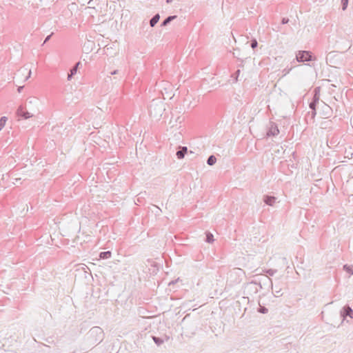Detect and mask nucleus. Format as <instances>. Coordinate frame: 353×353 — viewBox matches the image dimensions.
<instances>
[{
	"label": "nucleus",
	"instance_id": "nucleus-29",
	"mask_svg": "<svg viewBox=\"0 0 353 353\" xmlns=\"http://www.w3.org/2000/svg\"><path fill=\"white\" fill-rule=\"evenodd\" d=\"M292 70V68H289V69H284L283 70V72L284 73V75H285L286 74H288L290 72V71Z\"/></svg>",
	"mask_w": 353,
	"mask_h": 353
},
{
	"label": "nucleus",
	"instance_id": "nucleus-7",
	"mask_svg": "<svg viewBox=\"0 0 353 353\" xmlns=\"http://www.w3.org/2000/svg\"><path fill=\"white\" fill-rule=\"evenodd\" d=\"M183 121V118L181 116H178L176 118H174L173 115L171 117L169 124L170 125V128H176L179 123H181Z\"/></svg>",
	"mask_w": 353,
	"mask_h": 353
},
{
	"label": "nucleus",
	"instance_id": "nucleus-41",
	"mask_svg": "<svg viewBox=\"0 0 353 353\" xmlns=\"http://www.w3.org/2000/svg\"><path fill=\"white\" fill-rule=\"evenodd\" d=\"M171 1H172V0H167V2H168V3H170V2H171Z\"/></svg>",
	"mask_w": 353,
	"mask_h": 353
},
{
	"label": "nucleus",
	"instance_id": "nucleus-16",
	"mask_svg": "<svg viewBox=\"0 0 353 353\" xmlns=\"http://www.w3.org/2000/svg\"><path fill=\"white\" fill-rule=\"evenodd\" d=\"M111 256L112 253L110 251L102 252L99 254V257L103 259H109Z\"/></svg>",
	"mask_w": 353,
	"mask_h": 353
},
{
	"label": "nucleus",
	"instance_id": "nucleus-23",
	"mask_svg": "<svg viewBox=\"0 0 353 353\" xmlns=\"http://www.w3.org/2000/svg\"><path fill=\"white\" fill-rule=\"evenodd\" d=\"M342 3V9L345 10L348 4V0H341Z\"/></svg>",
	"mask_w": 353,
	"mask_h": 353
},
{
	"label": "nucleus",
	"instance_id": "nucleus-32",
	"mask_svg": "<svg viewBox=\"0 0 353 353\" xmlns=\"http://www.w3.org/2000/svg\"><path fill=\"white\" fill-rule=\"evenodd\" d=\"M240 74V70H238L236 72V80L237 81L238 80V77Z\"/></svg>",
	"mask_w": 353,
	"mask_h": 353
},
{
	"label": "nucleus",
	"instance_id": "nucleus-37",
	"mask_svg": "<svg viewBox=\"0 0 353 353\" xmlns=\"http://www.w3.org/2000/svg\"><path fill=\"white\" fill-rule=\"evenodd\" d=\"M33 100H34V99H33L32 100H30V101H28V103H33Z\"/></svg>",
	"mask_w": 353,
	"mask_h": 353
},
{
	"label": "nucleus",
	"instance_id": "nucleus-26",
	"mask_svg": "<svg viewBox=\"0 0 353 353\" xmlns=\"http://www.w3.org/2000/svg\"><path fill=\"white\" fill-rule=\"evenodd\" d=\"M234 272L236 274L238 275H240L241 274H244V272L243 270L240 269V268H237V269H235L234 270Z\"/></svg>",
	"mask_w": 353,
	"mask_h": 353
},
{
	"label": "nucleus",
	"instance_id": "nucleus-20",
	"mask_svg": "<svg viewBox=\"0 0 353 353\" xmlns=\"http://www.w3.org/2000/svg\"><path fill=\"white\" fill-rule=\"evenodd\" d=\"M152 339L157 345H161L163 343V339L157 336H152Z\"/></svg>",
	"mask_w": 353,
	"mask_h": 353
},
{
	"label": "nucleus",
	"instance_id": "nucleus-30",
	"mask_svg": "<svg viewBox=\"0 0 353 353\" xmlns=\"http://www.w3.org/2000/svg\"><path fill=\"white\" fill-rule=\"evenodd\" d=\"M288 21H289V19L288 18H283V19H282V23L283 24L288 23Z\"/></svg>",
	"mask_w": 353,
	"mask_h": 353
},
{
	"label": "nucleus",
	"instance_id": "nucleus-22",
	"mask_svg": "<svg viewBox=\"0 0 353 353\" xmlns=\"http://www.w3.org/2000/svg\"><path fill=\"white\" fill-rule=\"evenodd\" d=\"M90 332L91 333H100V334H102L103 333V331L99 327H93L91 330H90Z\"/></svg>",
	"mask_w": 353,
	"mask_h": 353
},
{
	"label": "nucleus",
	"instance_id": "nucleus-2",
	"mask_svg": "<svg viewBox=\"0 0 353 353\" xmlns=\"http://www.w3.org/2000/svg\"><path fill=\"white\" fill-rule=\"evenodd\" d=\"M344 39H345V35L343 30L338 28L328 37V43L332 47H334Z\"/></svg>",
	"mask_w": 353,
	"mask_h": 353
},
{
	"label": "nucleus",
	"instance_id": "nucleus-12",
	"mask_svg": "<svg viewBox=\"0 0 353 353\" xmlns=\"http://www.w3.org/2000/svg\"><path fill=\"white\" fill-rule=\"evenodd\" d=\"M319 97L316 94H315L314 96L313 101L310 103V105H309L310 108L311 110H315L316 104L319 103Z\"/></svg>",
	"mask_w": 353,
	"mask_h": 353
},
{
	"label": "nucleus",
	"instance_id": "nucleus-11",
	"mask_svg": "<svg viewBox=\"0 0 353 353\" xmlns=\"http://www.w3.org/2000/svg\"><path fill=\"white\" fill-rule=\"evenodd\" d=\"M279 133V130L277 126L272 125L268 132V135L275 136V135H277Z\"/></svg>",
	"mask_w": 353,
	"mask_h": 353
},
{
	"label": "nucleus",
	"instance_id": "nucleus-25",
	"mask_svg": "<svg viewBox=\"0 0 353 353\" xmlns=\"http://www.w3.org/2000/svg\"><path fill=\"white\" fill-rule=\"evenodd\" d=\"M268 309L265 307H261L259 310V312L262 314H266L268 312Z\"/></svg>",
	"mask_w": 353,
	"mask_h": 353
},
{
	"label": "nucleus",
	"instance_id": "nucleus-1",
	"mask_svg": "<svg viewBox=\"0 0 353 353\" xmlns=\"http://www.w3.org/2000/svg\"><path fill=\"white\" fill-rule=\"evenodd\" d=\"M163 102L159 100H153L150 105L149 112L151 117L159 119L165 111Z\"/></svg>",
	"mask_w": 353,
	"mask_h": 353
},
{
	"label": "nucleus",
	"instance_id": "nucleus-3",
	"mask_svg": "<svg viewBox=\"0 0 353 353\" xmlns=\"http://www.w3.org/2000/svg\"><path fill=\"white\" fill-rule=\"evenodd\" d=\"M32 71L28 65L20 68L16 74V78L19 81H26L31 77Z\"/></svg>",
	"mask_w": 353,
	"mask_h": 353
},
{
	"label": "nucleus",
	"instance_id": "nucleus-9",
	"mask_svg": "<svg viewBox=\"0 0 353 353\" xmlns=\"http://www.w3.org/2000/svg\"><path fill=\"white\" fill-rule=\"evenodd\" d=\"M81 65V62H77L74 66L70 70V73L68 75V80L70 81L73 76L77 74L79 66Z\"/></svg>",
	"mask_w": 353,
	"mask_h": 353
},
{
	"label": "nucleus",
	"instance_id": "nucleus-35",
	"mask_svg": "<svg viewBox=\"0 0 353 353\" xmlns=\"http://www.w3.org/2000/svg\"><path fill=\"white\" fill-rule=\"evenodd\" d=\"M118 70H114L113 72H111V74H117Z\"/></svg>",
	"mask_w": 353,
	"mask_h": 353
},
{
	"label": "nucleus",
	"instance_id": "nucleus-14",
	"mask_svg": "<svg viewBox=\"0 0 353 353\" xmlns=\"http://www.w3.org/2000/svg\"><path fill=\"white\" fill-rule=\"evenodd\" d=\"M176 16H169L167 17L161 23V26H166L168 24H169L173 19H176Z\"/></svg>",
	"mask_w": 353,
	"mask_h": 353
},
{
	"label": "nucleus",
	"instance_id": "nucleus-13",
	"mask_svg": "<svg viewBox=\"0 0 353 353\" xmlns=\"http://www.w3.org/2000/svg\"><path fill=\"white\" fill-rule=\"evenodd\" d=\"M160 16L159 14H155L150 21L151 27H154L159 21Z\"/></svg>",
	"mask_w": 353,
	"mask_h": 353
},
{
	"label": "nucleus",
	"instance_id": "nucleus-27",
	"mask_svg": "<svg viewBox=\"0 0 353 353\" xmlns=\"http://www.w3.org/2000/svg\"><path fill=\"white\" fill-rule=\"evenodd\" d=\"M274 295L276 297H279L280 296H281V290H276L274 292Z\"/></svg>",
	"mask_w": 353,
	"mask_h": 353
},
{
	"label": "nucleus",
	"instance_id": "nucleus-8",
	"mask_svg": "<svg viewBox=\"0 0 353 353\" xmlns=\"http://www.w3.org/2000/svg\"><path fill=\"white\" fill-rule=\"evenodd\" d=\"M188 152V148L185 146H179V150L176 152V157L179 159H182L184 158L185 154Z\"/></svg>",
	"mask_w": 353,
	"mask_h": 353
},
{
	"label": "nucleus",
	"instance_id": "nucleus-17",
	"mask_svg": "<svg viewBox=\"0 0 353 353\" xmlns=\"http://www.w3.org/2000/svg\"><path fill=\"white\" fill-rule=\"evenodd\" d=\"M216 158L214 155L210 156L207 160V163L209 165H213L216 163Z\"/></svg>",
	"mask_w": 353,
	"mask_h": 353
},
{
	"label": "nucleus",
	"instance_id": "nucleus-33",
	"mask_svg": "<svg viewBox=\"0 0 353 353\" xmlns=\"http://www.w3.org/2000/svg\"><path fill=\"white\" fill-rule=\"evenodd\" d=\"M268 273L270 275H272H272H273V274H274V271H273L272 270H269L268 271Z\"/></svg>",
	"mask_w": 353,
	"mask_h": 353
},
{
	"label": "nucleus",
	"instance_id": "nucleus-6",
	"mask_svg": "<svg viewBox=\"0 0 353 353\" xmlns=\"http://www.w3.org/2000/svg\"><path fill=\"white\" fill-rule=\"evenodd\" d=\"M17 113L19 117L24 118L26 119L31 118L34 115L33 113H31V112H29L28 111L25 110L24 108L22 106H20L17 109Z\"/></svg>",
	"mask_w": 353,
	"mask_h": 353
},
{
	"label": "nucleus",
	"instance_id": "nucleus-24",
	"mask_svg": "<svg viewBox=\"0 0 353 353\" xmlns=\"http://www.w3.org/2000/svg\"><path fill=\"white\" fill-rule=\"evenodd\" d=\"M257 46H258L257 41L256 39L252 40V41H251V47H252V48L254 49V48H256L257 47Z\"/></svg>",
	"mask_w": 353,
	"mask_h": 353
},
{
	"label": "nucleus",
	"instance_id": "nucleus-31",
	"mask_svg": "<svg viewBox=\"0 0 353 353\" xmlns=\"http://www.w3.org/2000/svg\"><path fill=\"white\" fill-rule=\"evenodd\" d=\"M51 36H52V34H50V35H48V36L46 38V39H45V41H44V42H43V43H46L47 41H49V39H50Z\"/></svg>",
	"mask_w": 353,
	"mask_h": 353
},
{
	"label": "nucleus",
	"instance_id": "nucleus-40",
	"mask_svg": "<svg viewBox=\"0 0 353 353\" xmlns=\"http://www.w3.org/2000/svg\"><path fill=\"white\" fill-rule=\"evenodd\" d=\"M173 96H174V94H172V96H169V98L172 99Z\"/></svg>",
	"mask_w": 353,
	"mask_h": 353
},
{
	"label": "nucleus",
	"instance_id": "nucleus-10",
	"mask_svg": "<svg viewBox=\"0 0 353 353\" xmlns=\"http://www.w3.org/2000/svg\"><path fill=\"white\" fill-rule=\"evenodd\" d=\"M276 201V197L266 195L263 198V201L268 205H273Z\"/></svg>",
	"mask_w": 353,
	"mask_h": 353
},
{
	"label": "nucleus",
	"instance_id": "nucleus-4",
	"mask_svg": "<svg viewBox=\"0 0 353 353\" xmlns=\"http://www.w3.org/2000/svg\"><path fill=\"white\" fill-rule=\"evenodd\" d=\"M298 62H304L312 60V55L308 51H299L296 55Z\"/></svg>",
	"mask_w": 353,
	"mask_h": 353
},
{
	"label": "nucleus",
	"instance_id": "nucleus-5",
	"mask_svg": "<svg viewBox=\"0 0 353 353\" xmlns=\"http://www.w3.org/2000/svg\"><path fill=\"white\" fill-rule=\"evenodd\" d=\"M341 316L343 318V321H344L347 316L353 319L352 309L349 305L344 306L341 311Z\"/></svg>",
	"mask_w": 353,
	"mask_h": 353
},
{
	"label": "nucleus",
	"instance_id": "nucleus-21",
	"mask_svg": "<svg viewBox=\"0 0 353 353\" xmlns=\"http://www.w3.org/2000/svg\"><path fill=\"white\" fill-rule=\"evenodd\" d=\"M334 52H330V53L327 54V57H326V61H327V63H329V62H330V63H332V58L334 57Z\"/></svg>",
	"mask_w": 353,
	"mask_h": 353
},
{
	"label": "nucleus",
	"instance_id": "nucleus-34",
	"mask_svg": "<svg viewBox=\"0 0 353 353\" xmlns=\"http://www.w3.org/2000/svg\"><path fill=\"white\" fill-rule=\"evenodd\" d=\"M23 88V86H19V87L18 88V92H21Z\"/></svg>",
	"mask_w": 353,
	"mask_h": 353
},
{
	"label": "nucleus",
	"instance_id": "nucleus-38",
	"mask_svg": "<svg viewBox=\"0 0 353 353\" xmlns=\"http://www.w3.org/2000/svg\"><path fill=\"white\" fill-rule=\"evenodd\" d=\"M267 279H268L270 281V282L272 283V280H271L270 278H268V277H267Z\"/></svg>",
	"mask_w": 353,
	"mask_h": 353
},
{
	"label": "nucleus",
	"instance_id": "nucleus-18",
	"mask_svg": "<svg viewBox=\"0 0 353 353\" xmlns=\"http://www.w3.org/2000/svg\"><path fill=\"white\" fill-rule=\"evenodd\" d=\"M214 241V236L213 234L210 232L206 233V242L211 243Z\"/></svg>",
	"mask_w": 353,
	"mask_h": 353
},
{
	"label": "nucleus",
	"instance_id": "nucleus-19",
	"mask_svg": "<svg viewBox=\"0 0 353 353\" xmlns=\"http://www.w3.org/2000/svg\"><path fill=\"white\" fill-rule=\"evenodd\" d=\"M7 120L8 119L6 117H2L0 119V130L5 126Z\"/></svg>",
	"mask_w": 353,
	"mask_h": 353
},
{
	"label": "nucleus",
	"instance_id": "nucleus-15",
	"mask_svg": "<svg viewBox=\"0 0 353 353\" xmlns=\"http://www.w3.org/2000/svg\"><path fill=\"white\" fill-rule=\"evenodd\" d=\"M343 270L349 274V276L353 275V265H344Z\"/></svg>",
	"mask_w": 353,
	"mask_h": 353
},
{
	"label": "nucleus",
	"instance_id": "nucleus-39",
	"mask_svg": "<svg viewBox=\"0 0 353 353\" xmlns=\"http://www.w3.org/2000/svg\"><path fill=\"white\" fill-rule=\"evenodd\" d=\"M325 105L326 106V108H327V109H330V106H327V105H325Z\"/></svg>",
	"mask_w": 353,
	"mask_h": 353
},
{
	"label": "nucleus",
	"instance_id": "nucleus-36",
	"mask_svg": "<svg viewBox=\"0 0 353 353\" xmlns=\"http://www.w3.org/2000/svg\"><path fill=\"white\" fill-rule=\"evenodd\" d=\"M92 2H93V0H89L88 4L90 6H92L93 5Z\"/></svg>",
	"mask_w": 353,
	"mask_h": 353
},
{
	"label": "nucleus",
	"instance_id": "nucleus-28",
	"mask_svg": "<svg viewBox=\"0 0 353 353\" xmlns=\"http://www.w3.org/2000/svg\"><path fill=\"white\" fill-rule=\"evenodd\" d=\"M316 115V110H312L311 119H313Z\"/></svg>",
	"mask_w": 353,
	"mask_h": 353
}]
</instances>
